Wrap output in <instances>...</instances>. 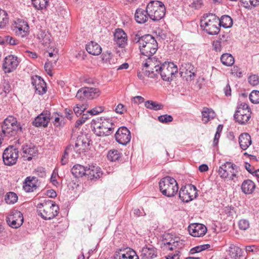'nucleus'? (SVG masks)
Here are the masks:
<instances>
[{
    "instance_id": "nucleus-14",
    "label": "nucleus",
    "mask_w": 259,
    "mask_h": 259,
    "mask_svg": "<svg viewBox=\"0 0 259 259\" xmlns=\"http://www.w3.org/2000/svg\"><path fill=\"white\" fill-rule=\"evenodd\" d=\"M197 194L196 187L189 184L181 187L179 191V198L183 202H188L195 198Z\"/></svg>"
},
{
    "instance_id": "nucleus-20",
    "label": "nucleus",
    "mask_w": 259,
    "mask_h": 259,
    "mask_svg": "<svg viewBox=\"0 0 259 259\" xmlns=\"http://www.w3.org/2000/svg\"><path fill=\"white\" fill-rule=\"evenodd\" d=\"M115 138L119 144L126 145L131 141V132L126 127L121 126L116 131Z\"/></svg>"
},
{
    "instance_id": "nucleus-61",
    "label": "nucleus",
    "mask_w": 259,
    "mask_h": 259,
    "mask_svg": "<svg viewBox=\"0 0 259 259\" xmlns=\"http://www.w3.org/2000/svg\"><path fill=\"white\" fill-rule=\"evenodd\" d=\"M222 43L221 40H219L213 41L212 43L213 49L217 52H220L222 50Z\"/></svg>"
},
{
    "instance_id": "nucleus-34",
    "label": "nucleus",
    "mask_w": 259,
    "mask_h": 259,
    "mask_svg": "<svg viewBox=\"0 0 259 259\" xmlns=\"http://www.w3.org/2000/svg\"><path fill=\"white\" fill-rule=\"evenodd\" d=\"M255 188L254 183L250 180H246L243 181L241 185L242 191L245 194L252 193Z\"/></svg>"
},
{
    "instance_id": "nucleus-43",
    "label": "nucleus",
    "mask_w": 259,
    "mask_h": 259,
    "mask_svg": "<svg viewBox=\"0 0 259 259\" xmlns=\"http://www.w3.org/2000/svg\"><path fill=\"white\" fill-rule=\"evenodd\" d=\"M121 153L117 150H110L107 154L108 160L111 161H116L121 157Z\"/></svg>"
},
{
    "instance_id": "nucleus-13",
    "label": "nucleus",
    "mask_w": 259,
    "mask_h": 259,
    "mask_svg": "<svg viewBox=\"0 0 259 259\" xmlns=\"http://www.w3.org/2000/svg\"><path fill=\"white\" fill-rule=\"evenodd\" d=\"M100 94L98 88L84 87L78 91L76 98L80 100H92L98 98Z\"/></svg>"
},
{
    "instance_id": "nucleus-28",
    "label": "nucleus",
    "mask_w": 259,
    "mask_h": 259,
    "mask_svg": "<svg viewBox=\"0 0 259 259\" xmlns=\"http://www.w3.org/2000/svg\"><path fill=\"white\" fill-rule=\"evenodd\" d=\"M141 256L143 259H152L157 256L156 248L152 245H146L141 250Z\"/></svg>"
},
{
    "instance_id": "nucleus-38",
    "label": "nucleus",
    "mask_w": 259,
    "mask_h": 259,
    "mask_svg": "<svg viewBox=\"0 0 259 259\" xmlns=\"http://www.w3.org/2000/svg\"><path fill=\"white\" fill-rule=\"evenodd\" d=\"M221 61L227 66H231L234 63V58L230 54L225 53L222 55Z\"/></svg>"
},
{
    "instance_id": "nucleus-12",
    "label": "nucleus",
    "mask_w": 259,
    "mask_h": 259,
    "mask_svg": "<svg viewBox=\"0 0 259 259\" xmlns=\"http://www.w3.org/2000/svg\"><path fill=\"white\" fill-rule=\"evenodd\" d=\"M162 241L169 250L180 249L185 245L184 241L179 237L170 234H166Z\"/></svg>"
},
{
    "instance_id": "nucleus-45",
    "label": "nucleus",
    "mask_w": 259,
    "mask_h": 259,
    "mask_svg": "<svg viewBox=\"0 0 259 259\" xmlns=\"http://www.w3.org/2000/svg\"><path fill=\"white\" fill-rule=\"evenodd\" d=\"M5 200L7 204H13L17 201L18 196L15 193L10 192L6 195Z\"/></svg>"
},
{
    "instance_id": "nucleus-25",
    "label": "nucleus",
    "mask_w": 259,
    "mask_h": 259,
    "mask_svg": "<svg viewBox=\"0 0 259 259\" xmlns=\"http://www.w3.org/2000/svg\"><path fill=\"white\" fill-rule=\"evenodd\" d=\"M51 120V113L49 111H44L38 115L33 121V125L36 127L48 126Z\"/></svg>"
},
{
    "instance_id": "nucleus-53",
    "label": "nucleus",
    "mask_w": 259,
    "mask_h": 259,
    "mask_svg": "<svg viewBox=\"0 0 259 259\" xmlns=\"http://www.w3.org/2000/svg\"><path fill=\"white\" fill-rule=\"evenodd\" d=\"M250 101L254 104L259 103V91H253L249 95Z\"/></svg>"
},
{
    "instance_id": "nucleus-26",
    "label": "nucleus",
    "mask_w": 259,
    "mask_h": 259,
    "mask_svg": "<svg viewBox=\"0 0 259 259\" xmlns=\"http://www.w3.org/2000/svg\"><path fill=\"white\" fill-rule=\"evenodd\" d=\"M114 41L119 47L124 48L127 43V34L122 29H116L114 33Z\"/></svg>"
},
{
    "instance_id": "nucleus-4",
    "label": "nucleus",
    "mask_w": 259,
    "mask_h": 259,
    "mask_svg": "<svg viewBox=\"0 0 259 259\" xmlns=\"http://www.w3.org/2000/svg\"><path fill=\"white\" fill-rule=\"evenodd\" d=\"M22 127L16 118L13 116H9L3 121L2 124V133L1 136L10 138L15 137L19 133H21Z\"/></svg>"
},
{
    "instance_id": "nucleus-48",
    "label": "nucleus",
    "mask_w": 259,
    "mask_h": 259,
    "mask_svg": "<svg viewBox=\"0 0 259 259\" xmlns=\"http://www.w3.org/2000/svg\"><path fill=\"white\" fill-rule=\"evenodd\" d=\"M56 64H54L53 61L48 60L46 62L44 68L47 74L52 76L53 75L52 70Z\"/></svg>"
},
{
    "instance_id": "nucleus-52",
    "label": "nucleus",
    "mask_w": 259,
    "mask_h": 259,
    "mask_svg": "<svg viewBox=\"0 0 259 259\" xmlns=\"http://www.w3.org/2000/svg\"><path fill=\"white\" fill-rule=\"evenodd\" d=\"M210 245L209 244H204L197 246L191 249L190 253L192 254L195 253L200 252L201 251L208 249Z\"/></svg>"
},
{
    "instance_id": "nucleus-63",
    "label": "nucleus",
    "mask_w": 259,
    "mask_h": 259,
    "mask_svg": "<svg viewBox=\"0 0 259 259\" xmlns=\"http://www.w3.org/2000/svg\"><path fill=\"white\" fill-rule=\"evenodd\" d=\"M132 101L135 104H139L144 102V98L141 96H136L133 98Z\"/></svg>"
},
{
    "instance_id": "nucleus-55",
    "label": "nucleus",
    "mask_w": 259,
    "mask_h": 259,
    "mask_svg": "<svg viewBox=\"0 0 259 259\" xmlns=\"http://www.w3.org/2000/svg\"><path fill=\"white\" fill-rule=\"evenodd\" d=\"M238 226L240 230H246L249 227V223L247 220L242 219L238 222Z\"/></svg>"
},
{
    "instance_id": "nucleus-64",
    "label": "nucleus",
    "mask_w": 259,
    "mask_h": 259,
    "mask_svg": "<svg viewBox=\"0 0 259 259\" xmlns=\"http://www.w3.org/2000/svg\"><path fill=\"white\" fill-rule=\"evenodd\" d=\"M87 119V117L86 116V115L83 114V116L81 119H79L76 121L75 126L76 127H78L79 126H80L81 124L85 122Z\"/></svg>"
},
{
    "instance_id": "nucleus-30",
    "label": "nucleus",
    "mask_w": 259,
    "mask_h": 259,
    "mask_svg": "<svg viewBox=\"0 0 259 259\" xmlns=\"http://www.w3.org/2000/svg\"><path fill=\"white\" fill-rule=\"evenodd\" d=\"M147 8L146 10L141 8L137 9L135 14L136 21L139 24H143L146 22L149 18Z\"/></svg>"
},
{
    "instance_id": "nucleus-18",
    "label": "nucleus",
    "mask_w": 259,
    "mask_h": 259,
    "mask_svg": "<svg viewBox=\"0 0 259 259\" xmlns=\"http://www.w3.org/2000/svg\"><path fill=\"white\" fill-rule=\"evenodd\" d=\"M180 74L187 82L191 81L196 76L194 66L189 62L182 63L180 68Z\"/></svg>"
},
{
    "instance_id": "nucleus-11",
    "label": "nucleus",
    "mask_w": 259,
    "mask_h": 259,
    "mask_svg": "<svg viewBox=\"0 0 259 259\" xmlns=\"http://www.w3.org/2000/svg\"><path fill=\"white\" fill-rule=\"evenodd\" d=\"M237 166L230 162H226L220 166L218 170L219 175L222 179L230 178L234 181L237 170Z\"/></svg>"
},
{
    "instance_id": "nucleus-3",
    "label": "nucleus",
    "mask_w": 259,
    "mask_h": 259,
    "mask_svg": "<svg viewBox=\"0 0 259 259\" xmlns=\"http://www.w3.org/2000/svg\"><path fill=\"white\" fill-rule=\"evenodd\" d=\"M139 48L142 55L145 56L148 58V61L146 62L144 66L147 67L152 66L151 63V57L157 52L158 49V44L155 38L150 34L145 35L143 42Z\"/></svg>"
},
{
    "instance_id": "nucleus-40",
    "label": "nucleus",
    "mask_w": 259,
    "mask_h": 259,
    "mask_svg": "<svg viewBox=\"0 0 259 259\" xmlns=\"http://www.w3.org/2000/svg\"><path fill=\"white\" fill-rule=\"evenodd\" d=\"M34 7L37 10H43L49 5V0H32Z\"/></svg>"
},
{
    "instance_id": "nucleus-19",
    "label": "nucleus",
    "mask_w": 259,
    "mask_h": 259,
    "mask_svg": "<svg viewBox=\"0 0 259 259\" xmlns=\"http://www.w3.org/2000/svg\"><path fill=\"white\" fill-rule=\"evenodd\" d=\"M20 60L14 55H10L6 57L3 64V69L5 73H10L15 70L20 63Z\"/></svg>"
},
{
    "instance_id": "nucleus-17",
    "label": "nucleus",
    "mask_w": 259,
    "mask_h": 259,
    "mask_svg": "<svg viewBox=\"0 0 259 259\" xmlns=\"http://www.w3.org/2000/svg\"><path fill=\"white\" fill-rule=\"evenodd\" d=\"M8 224L13 228L20 227L23 223V216L22 213L16 209H12L7 217Z\"/></svg>"
},
{
    "instance_id": "nucleus-31",
    "label": "nucleus",
    "mask_w": 259,
    "mask_h": 259,
    "mask_svg": "<svg viewBox=\"0 0 259 259\" xmlns=\"http://www.w3.org/2000/svg\"><path fill=\"white\" fill-rule=\"evenodd\" d=\"M239 143L242 150H246L252 143L250 136L246 133L241 134L239 137Z\"/></svg>"
},
{
    "instance_id": "nucleus-5",
    "label": "nucleus",
    "mask_w": 259,
    "mask_h": 259,
    "mask_svg": "<svg viewBox=\"0 0 259 259\" xmlns=\"http://www.w3.org/2000/svg\"><path fill=\"white\" fill-rule=\"evenodd\" d=\"M38 214L43 219L50 220L56 217L59 211V207L51 200H44L37 205Z\"/></svg>"
},
{
    "instance_id": "nucleus-49",
    "label": "nucleus",
    "mask_w": 259,
    "mask_h": 259,
    "mask_svg": "<svg viewBox=\"0 0 259 259\" xmlns=\"http://www.w3.org/2000/svg\"><path fill=\"white\" fill-rule=\"evenodd\" d=\"M37 38L43 44H47L50 41L49 35L45 34V32L42 31H39L37 34Z\"/></svg>"
},
{
    "instance_id": "nucleus-39",
    "label": "nucleus",
    "mask_w": 259,
    "mask_h": 259,
    "mask_svg": "<svg viewBox=\"0 0 259 259\" xmlns=\"http://www.w3.org/2000/svg\"><path fill=\"white\" fill-rule=\"evenodd\" d=\"M145 106L147 109L155 111L161 110L163 108V105L162 104L151 100L146 101Z\"/></svg>"
},
{
    "instance_id": "nucleus-15",
    "label": "nucleus",
    "mask_w": 259,
    "mask_h": 259,
    "mask_svg": "<svg viewBox=\"0 0 259 259\" xmlns=\"http://www.w3.org/2000/svg\"><path fill=\"white\" fill-rule=\"evenodd\" d=\"M19 157V151L13 146L7 148L3 153V159L4 164L11 166L16 163Z\"/></svg>"
},
{
    "instance_id": "nucleus-57",
    "label": "nucleus",
    "mask_w": 259,
    "mask_h": 259,
    "mask_svg": "<svg viewBox=\"0 0 259 259\" xmlns=\"http://www.w3.org/2000/svg\"><path fill=\"white\" fill-rule=\"evenodd\" d=\"M71 153V150H67V147L65 149L64 154L62 155L61 159V163L62 165H65L68 162V154Z\"/></svg>"
},
{
    "instance_id": "nucleus-29",
    "label": "nucleus",
    "mask_w": 259,
    "mask_h": 259,
    "mask_svg": "<svg viewBox=\"0 0 259 259\" xmlns=\"http://www.w3.org/2000/svg\"><path fill=\"white\" fill-rule=\"evenodd\" d=\"M102 172L100 168L96 165H89L87 166L86 175L91 180L98 179L102 176Z\"/></svg>"
},
{
    "instance_id": "nucleus-62",
    "label": "nucleus",
    "mask_w": 259,
    "mask_h": 259,
    "mask_svg": "<svg viewBox=\"0 0 259 259\" xmlns=\"http://www.w3.org/2000/svg\"><path fill=\"white\" fill-rule=\"evenodd\" d=\"M5 41L6 43L10 44L11 45H16L18 44V40H17L14 38L10 36H5Z\"/></svg>"
},
{
    "instance_id": "nucleus-59",
    "label": "nucleus",
    "mask_w": 259,
    "mask_h": 259,
    "mask_svg": "<svg viewBox=\"0 0 259 259\" xmlns=\"http://www.w3.org/2000/svg\"><path fill=\"white\" fill-rule=\"evenodd\" d=\"M231 74L234 76L240 77L242 76V73L240 68L237 66H234L231 69Z\"/></svg>"
},
{
    "instance_id": "nucleus-1",
    "label": "nucleus",
    "mask_w": 259,
    "mask_h": 259,
    "mask_svg": "<svg viewBox=\"0 0 259 259\" xmlns=\"http://www.w3.org/2000/svg\"><path fill=\"white\" fill-rule=\"evenodd\" d=\"M178 71L177 66L173 62H165L160 66L155 65L151 70H145L144 73L145 75L150 78L156 77L157 75L160 74L162 80L170 81L176 77Z\"/></svg>"
},
{
    "instance_id": "nucleus-35",
    "label": "nucleus",
    "mask_w": 259,
    "mask_h": 259,
    "mask_svg": "<svg viewBox=\"0 0 259 259\" xmlns=\"http://www.w3.org/2000/svg\"><path fill=\"white\" fill-rule=\"evenodd\" d=\"M87 167L80 164H75L71 168L72 174L76 178L82 177L86 175Z\"/></svg>"
},
{
    "instance_id": "nucleus-27",
    "label": "nucleus",
    "mask_w": 259,
    "mask_h": 259,
    "mask_svg": "<svg viewBox=\"0 0 259 259\" xmlns=\"http://www.w3.org/2000/svg\"><path fill=\"white\" fill-rule=\"evenodd\" d=\"M39 186L38 179L35 177H27L23 182V188L27 193L35 191Z\"/></svg>"
},
{
    "instance_id": "nucleus-8",
    "label": "nucleus",
    "mask_w": 259,
    "mask_h": 259,
    "mask_svg": "<svg viewBox=\"0 0 259 259\" xmlns=\"http://www.w3.org/2000/svg\"><path fill=\"white\" fill-rule=\"evenodd\" d=\"M149 17L153 21L162 19L165 14V8L163 3L158 1H151L147 5Z\"/></svg>"
},
{
    "instance_id": "nucleus-50",
    "label": "nucleus",
    "mask_w": 259,
    "mask_h": 259,
    "mask_svg": "<svg viewBox=\"0 0 259 259\" xmlns=\"http://www.w3.org/2000/svg\"><path fill=\"white\" fill-rule=\"evenodd\" d=\"M145 37V35L141 36L139 34H134L132 35V39L133 42L138 44L139 48L142 44V41L143 42L144 39Z\"/></svg>"
},
{
    "instance_id": "nucleus-41",
    "label": "nucleus",
    "mask_w": 259,
    "mask_h": 259,
    "mask_svg": "<svg viewBox=\"0 0 259 259\" xmlns=\"http://www.w3.org/2000/svg\"><path fill=\"white\" fill-rule=\"evenodd\" d=\"M51 119L53 120V124L56 127H61L64 124V117L57 113H54V115L51 117Z\"/></svg>"
},
{
    "instance_id": "nucleus-37",
    "label": "nucleus",
    "mask_w": 259,
    "mask_h": 259,
    "mask_svg": "<svg viewBox=\"0 0 259 259\" xmlns=\"http://www.w3.org/2000/svg\"><path fill=\"white\" fill-rule=\"evenodd\" d=\"M233 25V20L231 17L228 15L222 16L221 19H219V27L222 26L224 28H227L231 27Z\"/></svg>"
},
{
    "instance_id": "nucleus-21",
    "label": "nucleus",
    "mask_w": 259,
    "mask_h": 259,
    "mask_svg": "<svg viewBox=\"0 0 259 259\" xmlns=\"http://www.w3.org/2000/svg\"><path fill=\"white\" fill-rule=\"evenodd\" d=\"M22 157L25 160H30L32 157L37 155V147L32 143H25L21 147Z\"/></svg>"
},
{
    "instance_id": "nucleus-46",
    "label": "nucleus",
    "mask_w": 259,
    "mask_h": 259,
    "mask_svg": "<svg viewBox=\"0 0 259 259\" xmlns=\"http://www.w3.org/2000/svg\"><path fill=\"white\" fill-rule=\"evenodd\" d=\"M86 102L82 104H77L73 108V111L76 116L80 115L88 108Z\"/></svg>"
},
{
    "instance_id": "nucleus-2",
    "label": "nucleus",
    "mask_w": 259,
    "mask_h": 259,
    "mask_svg": "<svg viewBox=\"0 0 259 259\" xmlns=\"http://www.w3.org/2000/svg\"><path fill=\"white\" fill-rule=\"evenodd\" d=\"M94 133L98 136L111 135L116 127L114 120L111 118L101 117L100 119H93L91 123Z\"/></svg>"
},
{
    "instance_id": "nucleus-44",
    "label": "nucleus",
    "mask_w": 259,
    "mask_h": 259,
    "mask_svg": "<svg viewBox=\"0 0 259 259\" xmlns=\"http://www.w3.org/2000/svg\"><path fill=\"white\" fill-rule=\"evenodd\" d=\"M9 22V17L7 13L4 10L0 9V28H4Z\"/></svg>"
},
{
    "instance_id": "nucleus-36",
    "label": "nucleus",
    "mask_w": 259,
    "mask_h": 259,
    "mask_svg": "<svg viewBox=\"0 0 259 259\" xmlns=\"http://www.w3.org/2000/svg\"><path fill=\"white\" fill-rule=\"evenodd\" d=\"M228 251L229 255L233 258L237 259L241 256V249L234 244H231L230 246Z\"/></svg>"
},
{
    "instance_id": "nucleus-42",
    "label": "nucleus",
    "mask_w": 259,
    "mask_h": 259,
    "mask_svg": "<svg viewBox=\"0 0 259 259\" xmlns=\"http://www.w3.org/2000/svg\"><path fill=\"white\" fill-rule=\"evenodd\" d=\"M103 61L110 65H115L116 63L117 59L113 57L111 53L106 52L102 55Z\"/></svg>"
},
{
    "instance_id": "nucleus-22",
    "label": "nucleus",
    "mask_w": 259,
    "mask_h": 259,
    "mask_svg": "<svg viewBox=\"0 0 259 259\" xmlns=\"http://www.w3.org/2000/svg\"><path fill=\"white\" fill-rule=\"evenodd\" d=\"M114 259H139L136 252L131 248L120 249L116 250Z\"/></svg>"
},
{
    "instance_id": "nucleus-6",
    "label": "nucleus",
    "mask_w": 259,
    "mask_h": 259,
    "mask_svg": "<svg viewBox=\"0 0 259 259\" xmlns=\"http://www.w3.org/2000/svg\"><path fill=\"white\" fill-rule=\"evenodd\" d=\"M200 27L209 35L217 34L220 30L219 18L213 14H205L200 20Z\"/></svg>"
},
{
    "instance_id": "nucleus-56",
    "label": "nucleus",
    "mask_w": 259,
    "mask_h": 259,
    "mask_svg": "<svg viewBox=\"0 0 259 259\" xmlns=\"http://www.w3.org/2000/svg\"><path fill=\"white\" fill-rule=\"evenodd\" d=\"M158 120L162 123H167L173 120L172 116L167 114L160 115L158 117Z\"/></svg>"
},
{
    "instance_id": "nucleus-47",
    "label": "nucleus",
    "mask_w": 259,
    "mask_h": 259,
    "mask_svg": "<svg viewBox=\"0 0 259 259\" xmlns=\"http://www.w3.org/2000/svg\"><path fill=\"white\" fill-rule=\"evenodd\" d=\"M241 6L246 9H251L258 5V0H240Z\"/></svg>"
},
{
    "instance_id": "nucleus-33",
    "label": "nucleus",
    "mask_w": 259,
    "mask_h": 259,
    "mask_svg": "<svg viewBox=\"0 0 259 259\" xmlns=\"http://www.w3.org/2000/svg\"><path fill=\"white\" fill-rule=\"evenodd\" d=\"M202 120L204 123H207L209 121L213 119L215 116L214 111L211 108L204 107L201 112Z\"/></svg>"
},
{
    "instance_id": "nucleus-58",
    "label": "nucleus",
    "mask_w": 259,
    "mask_h": 259,
    "mask_svg": "<svg viewBox=\"0 0 259 259\" xmlns=\"http://www.w3.org/2000/svg\"><path fill=\"white\" fill-rule=\"evenodd\" d=\"M126 111L125 106L121 103L118 104L115 108V112L119 114H122Z\"/></svg>"
},
{
    "instance_id": "nucleus-24",
    "label": "nucleus",
    "mask_w": 259,
    "mask_h": 259,
    "mask_svg": "<svg viewBox=\"0 0 259 259\" xmlns=\"http://www.w3.org/2000/svg\"><path fill=\"white\" fill-rule=\"evenodd\" d=\"M189 234L195 237L203 236L206 233V227L203 224L194 223L190 225L188 227Z\"/></svg>"
},
{
    "instance_id": "nucleus-7",
    "label": "nucleus",
    "mask_w": 259,
    "mask_h": 259,
    "mask_svg": "<svg viewBox=\"0 0 259 259\" xmlns=\"http://www.w3.org/2000/svg\"><path fill=\"white\" fill-rule=\"evenodd\" d=\"M161 193L168 197L174 196L178 192L179 187L176 180L170 177H165L159 182Z\"/></svg>"
},
{
    "instance_id": "nucleus-23",
    "label": "nucleus",
    "mask_w": 259,
    "mask_h": 259,
    "mask_svg": "<svg viewBox=\"0 0 259 259\" xmlns=\"http://www.w3.org/2000/svg\"><path fill=\"white\" fill-rule=\"evenodd\" d=\"M31 83L35 89V93L39 95H43L47 92V84L44 80L38 75L31 77Z\"/></svg>"
},
{
    "instance_id": "nucleus-9",
    "label": "nucleus",
    "mask_w": 259,
    "mask_h": 259,
    "mask_svg": "<svg viewBox=\"0 0 259 259\" xmlns=\"http://www.w3.org/2000/svg\"><path fill=\"white\" fill-rule=\"evenodd\" d=\"M251 117V111L245 103H238L237 110L234 115V119L240 124L246 123Z\"/></svg>"
},
{
    "instance_id": "nucleus-10",
    "label": "nucleus",
    "mask_w": 259,
    "mask_h": 259,
    "mask_svg": "<svg viewBox=\"0 0 259 259\" xmlns=\"http://www.w3.org/2000/svg\"><path fill=\"white\" fill-rule=\"evenodd\" d=\"M89 146L88 139L84 136L78 137L75 144L69 145L67 146V150H71L74 157H78L81 153L87 151Z\"/></svg>"
},
{
    "instance_id": "nucleus-60",
    "label": "nucleus",
    "mask_w": 259,
    "mask_h": 259,
    "mask_svg": "<svg viewBox=\"0 0 259 259\" xmlns=\"http://www.w3.org/2000/svg\"><path fill=\"white\" fill-rule=\"evenodd\" d=\"M203 4V3L202 0H195L191 4V6L192 8H193L195 9H199L201 8Z\"/></svg>"
},
{
    "instance_id": "nucleus-16",
    "label": "nucleus",
    "mask_w": 259,
    "mask_h": 259,
    "mask_svg": "<svg viewBox=\"0 0 259 259\" xmlns=\"http://www.w3.org/2000/svg\"><path fill=\"white\" fill-rule=\"evenodd\" d=\"M12 29L17 36L22 38L27 36L29 33V26L24 19H17L14 21Z\"/></svg>"
},
{
    "instance_id": "nucleus-51",
    "label": "nucleus",
    "mask_w": 259,
    "mask_h": 259,
    "mask_svg": "<svg viewBox=\"0 0 259 259\" xmlns=\"http://www.w3.org/2000/svg\"><path fill=\"white\" fill-rule=\"evenodd\" d=\"M248 81L252 86L259 84V76L256 74H250L248 77Z\"/></svg>"
},
{
    "instance_id": "nucleus-32",
    "label": "nucleus",
    "mask_w": 259,
    "mask_h": 259,
    "mask_svg": "<svg viewBox=\"0 0 259 259\" xmlns=\"http://www.w3.org/2000/svg\"><path fill=\"white\" fill-rule=\"evenodd\" d=\"M85 49L89 54L95 56L99 55L102 52L100 46L94 41H91L86 45Z\"/></svg>"
},
{
    "instance_id": "nucleus-54",
    "label": "nucleus",
    "mask_w": 259,
    "mask_h": 259,
    "mask_svg": "<svg viewBox=\"0 0 259 259\" xmlns=\"http://www.w3.org/2000/svg\"><path fill=\"white\" fill-rule=\"evenodd\" d=\"M104 109L105 108L104 106H98L93 108L90 111H88V112L92 115H96L103 112Z\"/></svg>"
}]
</instances>
